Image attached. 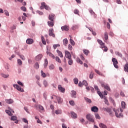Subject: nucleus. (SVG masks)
<instances>
[{
	"instance_id": "obj_1",
	"label": "nucleus",
	"mask_w": 128,
	"mask_h": 128,
	"mask_svg": "<svg viewBox=\"0 0 128 128\" xmlns=\"http://www.w3.org/2000/svg\"><path fill=\"white\" fill-rule=\"evenodd\" d=\"M48 20L50 21L48 22V24L50 28H52L54 26V14H50L48 16Z\"/></svg>"
},
{
	"instance_id": "obj_2",
	"label": "nucleus",
	"mask_w": 128,
	"mask_h": 128,
	"mask_svg": "<svg viewBox=\"0 0 128 128\" xmlns=\"http://www.w3.org/2000/svg\"><path fill=\"white\" fill-rule=\"evenodd\" d=\"M86 118L90 122H94V116L92 115V114H88L86 116Z\"/></svg>"
},
{
	"instance_id": "obj_3",
	"label": "nucleus",
	"mask_w": 128,
	"mask_h": 128,
	"mask_svg": "<svg viewBox=\"0 0 128 128\" xmlns=\"http://www.w3.org/2000/svg\"><path fill=\"white\" fill-rule=\"evenodd\" d=\"M40 10H44L45 8V10H49L50 8L46 4V2H43L41 4V6H40Z\"/></svg>"
},
{
	"instance_id": "obj_4",
	"label": "nucleus",
	"mask_w": 128,
	"mask_h": 128,
	"mask_svg": "<svg viewBox=\"0 0 128 128\" xmlns=\"http://www.w3.org/2000/svg\"><path fill=\"white\" fill-rule=\"evenodd\" d=\"M114 110L116 118H122V113L120 114V110L118 109L116 110V109L114 108Z\"/></svg>"
},
{
	"instance_id": "obj_5",
	"label": "nucleus",
	"mask_w": 128,
	"mask_h": 128,
	"mask_svg": "<svg viewBox=\"0 0 128 128\" xmlns=\"http://www.w3.org/2000/svg\"><path fill=\"white\" fill-rule=\"evenodd\" d=\"M112 62H113V64L116 68H118V60L116 58H112Z\"/></svg>"
},
{
	"instance_id": "obj_6",
	"label": "nucleus",
	"mask_w": 128,
	"mask_h": 128,
	"mask_svg": "<svg viewBox=\"0 0 128 128\" xmlns=\"http://www.w3.org/2000/svg\"><path fill=\"white\" fill-rule=\"evenodd\" d=\"M13 86L15 88L17 89L18 92H24V89L22 88L18 84H14Z\"/></svg>"
},
{
	"instance_id": "obj_7",
	"label": "nucleus",
	"mask_w": 128,
	"mask_h": 128,
	"mask_svg": "<svg viewBox=\"0 0 128 128\" xmlns=\"http://www.w3.org/2000/svg\"><path fill=\"white\" fill-rule=\"evenodd\" d=\"M49 36H52V38H56V35L54 34V28L49 29Z\"/></svg>"
},
{
	"instance_id": "obj_8",
	"label": "nucleus",
	"mask_w": 128,
	"mask_h": 128,
	"mask_svg": "<svg viewBox=\"0 0 128 128\" xmlns=\"http://www.w3.org/2000/svg\"><path fill=\"white\" fill-rule=\"evenodd\" d=\"M65 56L67 58H72V54H70V52L68 50H65Z\"/></svg>"
},
{
	"instance_id": "obj_9",
	"label": "nucleus",
	"mask_w": 128,
	"mask_h": 128,
	"mask_svg": "<svg viewBox=\"0 0 128 128\" xmlns=\"http://www.w3.org/2000/svg\"><path fill=\"white\" fill-rule=\"evenodd\" d=\"M70 95L72 98H76V92L74 90H72Z\"/></svg>"
},
{
	"instance_id": "obj_10",
	"label": "nucleus",
	"mask_w": 128,
	"mask_h": 128,
	"mask_svg": "<svg viewBox=\"0 0 128 128\" xmlns=\"http://www.w3.org/2000/svg\"><path fill=\"white\" fill-rule=\"evenodd\" d=\"M102 87L104 88H105V90H110V86H108V84H102Z\"/></svg>"
},
{
	"instance_id": "obj_11",
	"label": "nucleus",
	"mask_w": 128,
	"mask_h": 128,
	"mask_svg": "<svg viewBox=\"0 0 128 128\" xmlns=\"http://www.w3.org/2000/svg\"><path fill=\"white\" fill-rule=\"evenodd\" d=\"M91 110L94 112H98V108L96 106H94L91 108Z\"/></svg>"
},
{
	"instance_id": "obj_12",
	"label": "nucleus",
	"mask_w": 128,
	"mask_h": 128,
	"mask_svg": "<svg viewBox=\"0 0 128 128\" xmlns=\"http://www.w3.org/2000/svg\"><path fill=\"white\" fill-rule=\"evenodd\" d=\"M26 42L28 44H34V40L32 38H28L26 40Z\"/></svg>"
},
{
	"instance_id": "obj_13",
	"label": "nucleus",
	"mask_w": 128,
	"mask_h": 128,
	"mask_svg": "<svg viewBox=\"0 0 128 128\" xmlns=\"http://www.w3.org/2000/svg\"><path fill=\"white\" fill-rule=\"evenodd\" d=\"M58 89L61 92L64 93V92H66V89L62 88L60 85L58 86Z\"/></svg>"
},
{
	"instance_id": "obj_14",
	"label": "nucleus",
	"mask_w": 128,
	"mask_h": 128,
	"mask_svg": "<svg viewBox=\"0 0 128 128\" xmlns=\"http://www.w3.org/2000/svg\"><path fill=\"white\" fill-rule=\"evenodd\" d=\"M42 58V54H40L36 57V60H37V62H38V60H40Z\"/></svg>"
},
{
	"instance_id": "obj_15",
	"label": "nucleus",
	"mask_w": 128,
	"mask_h": 128,
	"mask_svg": "<svg viewBox=\"0 0 128 128\" xmlns=\"http://www.w3.org/2000/svg\"><path fill=\"white\" fill-rule=\"evenodd\" d=\"M61 30H65V32H68V30H70L68 26H64L61 28Z\"/></svg>"
},
{
	"instance_id": "obj_16",
	"label": "nucleus",
	"mask_w": 128,
	"mask_h": 128,
	"mask_svg": "<svg viewBox=\"0 0 128 128\" xmlns=\"http://www.w3.org/2000/svg\"><path fill=\"white\" fill-rule=\"evenodd\" d=\"M46 54L52 58H55L56 57L54 56V54H52L50 52L47 51Z\"/></svg>"
},
{
	"instance_id": "obj_17",
	"label": "nucleus",
	"mask_w": 128,
	"mask_h": 128,
	"mask_svg": "<svg viewBox=\"0 0 128 128\" xmlns=\"http://www.w3.org/2000/svg\"><path fill=\"white\" fill-rule=\"evenodd\" d=\"M56 100H57L58 104H62V99L60 96H56Z\"/></svg>"
},
{
	"instance_id": "obj_18",
	"label": "nucleus",
	"mask_w": 128,
	"mask_h": 128,
	"mask_svg": "<svg viewBox=\"0 0 128 128\" xmlns=\"http://www.w3.org/2000/svg\"><path fill=\"white\" fill-rule=\"evenodd\" d=\"M6 104H12V102H14V100H12V99H7L6 100Z\"/></svg>"
},
{
	"instance_id": "obj_19",
	"label": "nucleus",
	"mask_w": 128,
	"mask_h": 128,
	"mask_svg": "<svg viewBox=\"0 0 128 128\" xmlns=\"http://www.w3.org/2000/svg\"><path fill=\"white\" fill-rule=\"evenodd\" d=\"M72 118H78V115H76V114L74 112H72Z\"/></svg>"
},
{
	"instance_id": "obj_20",
	"label": "nucleus",
	"mask_w": 128,
	"mask_h": 128,
	"mask_svg": "<svg viewBox=\"0 0 128 128\" xmlns=\"http://www.w3.org/2000/svg\"><path fill=\"white\" fill-rule=\"evenodd\" d=\"M68 40L67 38H64L63 40V44L65 46H66V45L68 44Z\"/></svg>"
},
{
	"instance_id": "obj_21",
	"label": "nucleus",
	"mask_w": 128,
	"mask_h": 128,
	"mask_svg": "<svg viewBox=\"0 0 128 128\" xmlns=\"http://www.w3.org/2000/svg\"><path fill=\"white\" fill-rule=\"evenodd\" d=\"M124 70L128 72V63H126L124 66Z\"/></svg>"
},
{
	"instance_id": "obj_22",
	"label": "nucleus",
	"mask_w": 128,
	"mask_h": 128,
	"mask_svg": "<svg viewBox=\"0 0 128 128\" xmlns=\"http://www.w3.org/2000/svg\"><path fill=\"white\" fill-rule=\"evenodd\" d=\"M56 52L60 58H64V55H62V53L60 51V50H58Z\"/></svg>"
},
{
	"instance_id": "obj_23",
	"label": "nucleus",
	"mask_w": 128,
	"mask_h": 128,
	"mask_svg": "<svg viewBox=\"0 0 128 128\" xmlns=\"http://www.w3.org/2000/svg\"><path fill=\"white\" fill-rule=\"evenodd\" d=\"M41 40L43 44H46V40L44 39V36H41Z\"/></svg>"
},
{
	"instance_id": "obj_24",
	"label": "nucleus",
	"mask_w": 128,
	"mask_h": 128,
	"mask_svg": "<svg viewBox=\"0 0 128 128\" xmlns=\"http://www.w3.org/2000/svg\"><path fill=\"white\" fill-rule=\"evenodd\" d=\"M48 59L46 58L44 60V68H46V66H48Z\"/></svg>"
},
{
	"instance_id": "obj_25",
	"label": "nucleus",
	"mask_w": 128,
	"mask_h": 128,
	"mask_svg": "<svg viewBox=\"0 0 128 128\" xmlns=\"http://www.w3.org/2000/svg\"><path fill=\"white\" fill-rule=\"evenodd\" d=\"M99 126L101 128H108V126L102 123L99 124Z\"/></svg>"
},
{
	"instance_id": "obj_26",
	"label": "nucleus",
	"mask_w": 128,
	"mask_h": 128,
	"mask_svg": "<svg viewBox=\"0 0 128 128\" xmlns=\"http://www.w3.org/2000/svg\"><path fill=\"white\" fill-rule=\"evenodd\" d=\"M104 38L106 40H108V32H104Z\"/></svg>"
},
{
	"instance_id": "obj_27",
	"label": "nucleus",
	"mask_w": 128,
	"mask_h": 128,
	"mask_svg": "<svg viewBox=\"0 0 128 128\" xmlns=\"http://www.w3.org/2000/svg\"><path fill=\"white\" fill-rule=\"evenodd\" d=\"M76 60L78 64H83L82 61V60H80V58H76Z\"/></svg>"
},
{
	"instance_id": "obj_28",
	"label": "nucleus",
	"mask_w": 128,
	"mask_h": 128,
	"mask_svg": "<svg viewBox=\"0 0 128 128\" xmlns=\"http://www.w3.org/2000/svg\"><path fill=\"white\" fill-rule=\"evenodd\" d=\"M122 107V108H126V102L122 101L121 102Z\"/></svg>"
},
{
	"instance_id": "obj_29",
	"label": "nucleus",
	"mask_w": 128,
	"mask_h": 128,
	"mask_svg": "<svg viewBox=\"0 0 128 128\" xmlns=\"http://www.w3.org/2000/svg\"><path fill=\"white\" fill-rule=\"evenodd\" d=\"M83 52H84V54H86V56H88V53L90 52L88 50H87L86 49L83 50Z\"/></svg>"
},
{
	"instance_id": "obj_30",
	"label": "nucleus",
	"mask_w": 128,
	"mask_h": 128,
	"mask_svg": "<svg viewBox=\"0 0 128 128\" xmlns=\"http://www.w3.org/2000/svg\"><path fill=\"white\" fill-rule=\"evenodd\" d=\"M56 60L58 62H59V64H62V60H60V59L58 56H56Z\"/></svg>"
},
{
	"instance_id": "obj_31",
	"label": "nucleus",
	"mask_w": 128,
	"mask_h": 128,
	"mask_svg": "<svg viewBox=\"0 0 128 128\" xmlns=\"http://www.w3.org/2000/svg\"><path fill=\"white\" fill-rule=\"evenodd\" d=\"M55 114H62V110H55Z\"/></svg>"
},
{
	"instance_id": "obj_32",
	"label": "nucleus",
	"mask_w": 128,
	"mask_h": 128,
	"mask_svg": "<svg viewBox=\"0 0 128 128\" xmlns=\"http://www.w3.org/2000/svg\"><path fill=\"white\" fill-rule=\"evenodd\" d=\"M84 100L87 102H88L89 104H90V102H92V100L86 97L84 98Z\"/></svg>"
},
{
	"instance_id": "obj_33",
	"label": "nucleus",
	"mask_w": 128,
	"mask_h": 128,
	"mask_svg": "<svg viewBox=\"0 0 128 128\" xmlns=\"http://www.w3.org/2000/svg\"><path fill=\"white\" fill-rule=\"evenodd\" d=\"M68 64L69 66H72V64H74V61L72 60V58L69 59Z\"/></svg>"
},
{
	"instance_id": "obj_34",
	"label": "nucleus",
	"mask_w": 128,
	"mask_h": 128,
	"mask_svg": "<svg viewBox=\"0 0 128 128\" xmlns=\"http://www.w3.org/2000/svg\"><path fill=\"white\" fill-rule=\"evenodd\" d=\"M115 54H116V56H120V58H122V54H121L118 52H116Z\"/></svg>"
},
{
	"instance_id": "obj_35",
	"label": "nucleus",
	"mask_w": 128,
	"mask_h": 128,
	"mask_svg": "<svg viewBox=\"0 0 128 128\" xmlns=\"http://www.w3.org/2000/svg\"><path fill=\"white\" fill-rule=\"evenodd\" d=\"M6 114H8V116H12V112H10V111L8 110H6Z\"/></svg>"
},
{
	"instance_id": "obj_36",
	"label": "nucleus",
	"mask_w": 128,
	"mask_h": 128,
	"mask_svg": "<svg viewBox=\"0 0 128 128\" xmlns=\"http://www.w3.org/2000/svg\"><path fill=\"white\" fill-rule=\"evenodd\" d=\"M41 76H42V78H46V73L44 72V71L41 70Z\"/></svg>"
},
{
	"instance_id": "obj_37",
	"label": "nucleus",
	"mask_w": 128,
	"mask_h": 128,
	"mask_svg": "<svg viewBox=\"0 0 128 128\" xmlns=\"http://www.w3.org/2000/svg\"><path fill=\"white\" fill-rule=\"evenodd\" d=\"M70 42L71 44H72V46H74V44H75L74 41V40H72V36H70Z\"/></svg>"
},
{
	"instance_id": "obj_38",
	"label": "nucleus",
	"mask_w": 128,
	"mask_h": 128,
	"mask_svg": "<svg viewBox=\"0 0 128 128\" xmlns=\"http://www.w3.org/2000/svg\"><path fill=\"white\" fill-rule=\"evenodd\" d=\"M98 94L101 98H104V96H102V94L100 91H98Z\"/></svg>"
},
{
	"instance_id": "obj_39",
	"label": "nucleus",
	"mask_w": 128,
	"mask_h": 128,
	"mask_svg": "<svg viewBox=\"0 0 128 128\" xmlns=\"http://www.w3.org/2000/svg\"><path fill=\"white\" fill-rule=\"evenodd\" d=\"M74 82L75 84H78V79L77 78H75L74 79Z\"/></svg>"
},
{
	"instance_id": "obj_40",
	"label": "nucleus",
	"mask_w": 128,
	"mask_h": 128,
	"mask_svg": "<svg viewBox=\"0 0 128 128\" xmlns=\"http://www.w3.org/2000/svg\"><path fill=\"white\" fill-rule=\"evenodd\" d=\"M18 64H19V66H22V60H20V59L18 60Z\"/></svg>"
},
{
	"instance_id": "obj_41",
	"label": "nucleus",
	"mask_w": 128,
	"mask_h": 128,
	"mask_svg": "<svg viewBox=\"0 0 128 128\" xmlns=\"http://www.w3.org/2000/svg\"><path fill=\"white\" fill-rule=\"evenodd\" d=\"M34 68H36V70H38L40 68V65H38V63L36 62L34 64Z\"/></svg>"
},
{
	"instance_id": "obj_42",
	"label": "nucleus",
	"mask_w": 128,
	"mask_h": 128,
	"mask_svg": "<svg viewBox=\"0 0 128 128\" xmlns=\"http://www.w3.org/2000/svg\"><path fill=\"white\" fill-rule=\"evenodd\" d=\"M89 78H90L91 80H92V78H94V72H91L90 73Z\"/></svg>"
},
{
	"instance_id": "obj_43",
	"label": "nucleus",
	"mask_w": 128,
	"mask_h": 128,
	"mask_svg": "<svg viewBox=\"0 0 128 128\" xmlns=\"http://www.w3.org/2000/svg\"><path fill=\"white\" fill-rule=\"evenodd\" d=\"M95 117L98 120H100V115L98 114H95Z\"/></svg>"
},
{
	"instance_id": "obj_44",
	"label": "nucleus",
	"mask_w": 128,
	"mask_h": 128,
	"mask_svg": "<svg viewBox=\"0 0 128 128\" xmlns=\"http://www.w3.org/2000/svg\"><path fill=\"white\" fill-rule=\"evenodd\" d=\"M77 28H78V25H74L72 28V30H76Z\"/></svg>"
},
{
	"instance_id": "obj_45",
	"label": "nucleus",
	"mask_w": 128,
	"mask_h": 128,
	"mask_svg": "<svg viewBox=\"0 0 128 128\" xmlns=\"http://www.w3.org/2000/svg\"><path fill=\"white\" fill-rule=\"evenodd\" d=\"M97 42H98V44H100V46L101 44H104V42H102V40H100V39H98V40H97Z\"/></svg>"
},
{
	"instance_id": "obj_46",
	"label": "nucleus",
	"mask_w": 128,
	"mask_h": 128,
	"mask_svg": "<svg viewBox=\"0 0 128 128\" xmlns=\"http://www.w3.org/2000/svg\"><path fill=\"white\" fill-rule=\"evenodd\" d=\"M17 118L16 116H12L11 117V120H16Z\"/></svg>"
},
{
	"instance_id": "obj_47",
	"label": "nucleus",
	"mask_w": 128,
	"mask_h": 128,
	"mask_svg": "<svg viewBox=\"0 0 128 128\" xmlns=\"http://www.w3.org/2000/svg\"><path fill=\"white\" fill-rule=\"evenodd\" d=\"M20 10L23 12H26V8L25 6H22Z\"/></svg>"
},
{
	"instance_id": "obj_48",
	"label": "nucleus",
	"mask_w": 128,
	"mask_h": 128,
	"mask_svg": "<svg viewBox=\"0 0 128 128\" xmlns=\"http://www.w3.org/2000/svg\"><path fill=\"white\" fill-rule=\"evenodd\" d=\"M43 84L44 86H48V82H46V80L44 81Z\"/></svg>"
},
{
	"instance_id": "obj_49",
	"label": "nucleus",
	"mask_w": 128,
	"mask_h": 128,
	"mask_svg": "<svg viewBox=\"0 0 128 128\" xmlns=\"http://www.w3.org/2000/svg\"><path fill=\"white\" fill-rule=\"evenodd\" d=\"M94 88L97 91V92H100V89L98 88V87L97 86L94 85Z\"/></svg>"
},
{
	"instance_id": "obj_50",
	"label": "nucleus",
	"mask_w": 128,
	"mask_h": 128,
	"mask_svg": "<svg viewBox=\"0 0 128 128\" xmlns=\"http://www.w3.org/2000/svg\"><path fill=\"white\" fill-rule=\"evenodd\" d=\"M104 100L105 104H106L107 106H109L110 104H108V99H106V98H104Z\"/></svg>"
},
{
	"instance_id": "obj_51",
	"label": "nucleus",
	"mask_w": 128,
	"mask_h": 128,
	"mask_svg": "<svg viewBox=\"0 0 128 128\" xmlns=\"http://www.w3.org/2000/svg\"><path fill=\"white\" fill-rule=\"evenodd\" d=\"M82 84L86 86H88V82L86 80H83Z\"/></svg>"
},
{
	"instance_id": "obj_52",
	"label": "nucleus",
	"mask_w": 128,
	"mask_h": 128,
	"mask_svg": "<svg viewBox=\"0 0 128 128\" xmlns=\"http://www.w3.org/2000/svg\"><path fill=\"white\" fill-rule=\"evenodd\" d=\"M69 104L71 105V106H74V100H70L69 102Z\"/></svg>"
},
{
	"instance_id": "obj_53",
	"label": "nucleus",
	"mask_w": 128,
	"mask_h": 128,
	"mask_svg": "<svg viewBox=\"0 0 128 128\" xmlns=\"http://www.w3.org/2000/svg\"><path fill=\"white\" fill-rule=\"evenodd\" d=\"M4 14L7 16H10V14L8 13V10H4Z\"/></svg>"
},
{
	"instance_id": "obj_54",
	"label": "nucleus",
	"mask_w": 128,
	"mask_h": 128,
	"mask_svg": "<svg viewBox=\"0 0 128 128\" xmlns=\"http://www.w3.org/2000/svg\"><path fill=\"white\" fill-rule=\"evenodd\" d=\"M78 12H80V11L76 9L75 10H74V14H78Z\"/></svg>"
},
{
	"instance_id": "obj_55",
	"label": "nucleus",
	"mask_w": 128,
	"mask_h": 128,
	"mask_svg": "<svg viewBox=\"0 0 128 128\" xmlns=\"http://www.w3.org/2000/svg\"><path fill=\"white\" fill-rule=\"evenodd\" d=\"M68 50H72V45L69 44L68 46Z\"/></svg>"
},
{
	"instance_id": "obj_56",
	"label": "nucleus",
	"mask_w": 128,
	"mask_h": 128,
	"mask_svg": "<svg viewBox=\"0 0 128 128\" xmlns=\"http://www.w3.org/2000/svg\"><path fill=\"white\" fill-rule=\"evenodd\" d=\"M58 46H60L59 44H54V45L53 47H54V50H56V48L58 47Z\"/></svg>"
},
{
	"instance_id": "obj_57",
	"label": "nucleus",
	"mask_w": 128,
	"mask_h": 128,
	"mask_svg": "<svg viewBox=\"0 0 128 128\" xmlns=\"http://www.w3.org/2000/svg\"><path fill=\"white\" fill-rule=\"evenodd\" d=\"M44 98H45V100H46V98H48V94H46V92H44Z\"/></svg>"
},
{
	"instance_id": "obj_58",
	"label": "nucleus",
	"mask_w": 128,
	"mask_h": 128,
	"mask_svg": "<svg viewBox=\"0 0 128 128\" xmlns=\"http://www.w3.org/2000/svg\"><path fill=\"white\" fill-rule=\"evenodd\" d=\"M36 12L38 14H40V16H42V14H44V12H40V10H37Z\"/></svg>"
},
{
	"instance_id": "obj_59",
	"label": "nucleus",
	"mask_w": 128,
	"mask_h": 128,
	"mask_svg": "<svg viewBox=\"0 0 128 128\" xmlns=\"http://www.w3.org/2000/svg\"><path fill=\"white\" fill-rule=\"evenodd\" d=\"M54 64H52L50 66V70H54Z\"/></svg>"
},
{
	"instance_id": "obj_60",
	"label": "nucleus",
	"mask_w": 128,
	"mask_h": 128,
	"mask_svg": "<svg viewBox=\"0 0 128 128\" xmlns=\"http://www.w3.org/2000/svg\"><path fill=\"white\" fill-rule=\"evenodd\" d=\"M2 78H8V74H2Z\"/></svg>"
},
{
	"instance_id": "obj_61",
	"label": "nucleus",
	"mask_w": 128,
	"mask_h": 128,
	"mask_svg": "<svg viewBox=\"0 0 128 128\" xmlns=\"http://www.w3.org/2000/svg\"><path fill=\"white\" fill-rule=\"evenodd\" d=\"M95 72H96V74H99V76H102V74L98 70H95Z\"/></svg>"
},
{
	"instance_id": "obj_62",
	"label": "nucleus",
	"mask_w": 128,
	"mask_h": 128,
	"mask_svg": "<svg viewBox=\"0 0 128 128\" xmlns=\"http://www.w3.org/2000/svg\"><path fill=\"white\" fill-rule=\"evenodd\" d=\"M20 58L22 59V60H26V58H24V56L23 55H20Z\"/></svg>"
},
{
	"instance_id": "obj_63",
	"label": "nucleus",
	"mask_w": 128,
	"mask_h": 128,
	"mask_svg": "<svg viewBox=\"0 0 128 128\" xmlns=\"http://www.w3.org/2000/svg\"><path fill=\"white\" fill-rule=\"evenodd\" d=\"M100 46V48H104V47L106 46V44H104V43H103Z\"/></svg>"
},
{
	"instance_id": "obj_64",
	"label": "nucleus",
	"mask_w": 128,
	"mask_h": 128,
	"mask_svg": "<svg viewBox=\"0 0 128 128\" xmlns=\"http://www.w3.org/2000/svg\"><path fill=\"white\" fill-rule=\"evenodd\" d=\"M38 108L40 110H44V107L42 105H38Z\"/></svg>"
}]
</instances>
